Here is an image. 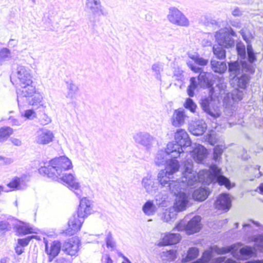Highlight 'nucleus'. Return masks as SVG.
<instances>
[{
  "instance_id": "nucleus-1",
  "label": "nucleus",
  "mask_w": 263,
  "mask_h": 263,
  "mask_svg": "<svg viewBox=\"0 0 263 263\" xmlns=\"http://www.w3.org/2000/svg\"><path fill=\"white\" fill-rule=\"evenodd\" d=\"M193 161L191 159L184 162V170L182 172L181 180H173L172 175L179 168L178 161H171L166 170H161L158 175L159 184L169 190L176 196L175 206L179 210H184L189 200L186 190L199 182L209 183L212 181H218L220 184H227L229 179L223 176L220 168L215 164L210 166L209 170H202L197 174L193 171Z\"/></svg>"
},
{
  "instance_id": "nucleus-2",
  "label": "nucleus",
  "mask_w": 263,
  "mask_h": 263,
  "mask_svg": "<svg viewBox=\"0 0 263 263\" xmlns=\"http://www.w3.org/2000/svg\"><path fill=\"white\" fill-rule=\"evenodd\" d=\"M72 167L71 161L67 157L63 156L56 157L48 163L47 166H41L39 172L43 175H46L53 180L60 178L65 182L71 190H78L80 184L73 174L65 173L67 170Z\"/></svg>"
},
{
  "instance_id": "nucleus-3",
  "label": "nucleus",
  "mask_w": 263,
  "mask_h": 263,
  "mask_svg": "<svg viewBox=\"0 0 263 263\" xmlns=\"http://www.w3.org/2000/svg\"><path fill=\"white\" fill-rule=\"evenodd\" d=\"M90 201L86 198L81 199L76 214H74L68 221V228L64 232L66 235L72 236L80 231L84 219L91 213Z\"/></svg>"
},
{
  "instance_id": "nucleus-4",
  "label": "nucleus",
  "mask_w": 263,
  "mask_h": 263,
  "mask_svg": "<svg viewBox=\"0 0 263 263\" xmlns=\"http://www.w3.org/2000/svg\"><path fill=\"white\" fill-rule=\"evenodd\" d=\"M241 245V243H237L221 248L214 246L212 247V250L218 254L231 253L234 257L239 260H246L256 255L255 247L246 246L240 248Z\"/></svg>"
},
{
  "instance_id": "nucleus-5",
  "label": "nucleus",
  "mask_w": 263,
  "mask_h": 263,
  "mask_svg": "<svg viewBox=\"0 0 263 263\" xmlns=\"http://www.w3.org/2000/svg\"><path fill=\"white\" fill-rule=\"evenodd\" d=\"M230 83L233 87L246 89L248 85L251 74L242 71L240 61H231L228 63Z\"/></svg>"
},
{
  "instance_id": "nucleus-6",
  "label": "nucleus",
  "mask_w": 263,
  "mask_h": 263,
  "mask_svg": "<svg viewBox=\"0 0 263 263\" xmlns=\"http://www.w3.org/2000/svg\"><path fill=\"white\" fill-rule=\"evenodd\" d=\"M192 142L187 132L182 129H177L175 134V141L168 143V149L178 153L179 157L184 153V149L190 146Z\"/></svg>"
},
{
  "instance_id": "nucleus-7",
  "label": "nucleus",
  "mask_w": 263,
  "mask_h": 263,
  "mask_svg": "<svg viewBox=\"0 0 263 263\" xmlns=\"http://www.w3.org/2000/svg\"><path fill=\"white\" fill-rule=\"evenodd\" d=\"M215 36L218 44L225 48H230L235 46V40L233 37H236L237 34L231 27H226L216 32Z\"/></svg>"
},
{
  "instance_id": "nucleus-8",
  "label": "nucleus",
  "mask_w": 263,
  "mask_h": 263,
  "mask_svg": "<svg viewBox=\"0 0 263 263\" xmlns=\"http://www.w3.org/2000/svg\"><path fill=\"white\" fill-rule=\"evenodd\" d=\"M187 65L192 71L196 73L199 72L197 79L199 81V85L201 87L210 88V91L214 89L213 87L214 84L213 74L212 73L203 71L202 68L197 66L191 61L188 62Z\"/></svg>"
},
{
  "instance_id": "nucleus-9",
  "label": "nucleus",
  "mask_w": 263,
  "mask_h": 263,
  "mask_svg": "<svg viewBox=\"0 0 263 263\" xmlns=\"http://www.w3.org/2000/svg\"><path fill=\"white\" fill-rule=\"evenodd\" d=\"M179 157L178 153L174 150H169L168 149V144L165 150H159L156 154L155 163L158 165H166L164 170H166L171 161H177L176 159Z\"/></svg>"
},
{
  "instance_id": "nucleus-10",
  "label": "nucleus",
  "mask_w": 263,
  "mask_h": 263,
  "mask_svg": "<svg viewBox=\"0 0 263 263\" xmlns=\"http://www.w3.org/2000/svg\"><path fill=\"white\" fill-rule=\"evenodd\" d=\"M201 218L200 216H195L186 223L184 220L177 224L175 229L180 231L184 230L187 234L191 235L198 232L201 228Z\"/></svg>"
},
{
  "instance_id": "nucleus-11",
  "label": "nucleus",
  "mask_w": 263,
  "mask_h": 263,
  "mask_svg": "<svg viewBox=\"0 0 263 263\" xmlns=\"http://www.w3.org/2000/svg\"><path fill=\"white\" fill-rule=\"evenodd\" d=\"M168 21L173 24L182 27H187L190 25L189 19L179 10L175 7H171L167 15Z\"/></svg>"
},
{
  "instance_id": "nucleus-12",
  "label": "nucleus",
  "mask_w": 263,
  "mask_h": 263,
  "mask_svg": "<svg viewBox=\"0 0 263 263\" xmlns=\"http://www.w3.org/2000/svg\"><path fill=\"white\" fill-rule=\"evenodd\" d=\"M135 142L143 146L147 151L150 150L155 142V138L149 133L146 132H140L133 136Z\"/></svg>"
},
{
  "instance_id": "nucleus-13",
  "label": "nucleus",
  "mask_w": 263,
  "mask_h": 263,
  "mask_svg": "<svg viewBox=\"0 0 263 263\" xmlns=\"http://www.w3.org/2000/svg\"><path fill=\"white\" fill-rule=\"evenodd\" d=\"M199 183H201L202 185L201 186H200L198 189H196L194 191L192 196H193V198L195 200L200 201H202L204 200L205 199H206L210 193V189L208 187L204 186V185H210L211 183H218L220 185H225L226 187L229 188L230 187V184H231L230 180H229V182H228L227 184H220L219 183V182L215 181H213L209 183H203L202 182H199L198 180H197L196 184ZM195 184H196V183Z\"/></svg>"
},
{
  "instance_id": "nucleus-14",
  "label": "nucleus",
  "mask_w": 263,
  "mask_h": 263,
  "mask_svg": "<svg viewBox=\"0 0 263 263\" xmlns=\"http://www.w3.org/2000/svg\"><path fill=\"white\" fill-rule=\"evenodd\" d=\"M213 100V97L210 96L208 97L201 98L200 100V106L202 109L205 112L209 117L215 119L219 117L221 112L218 107H211V103Z\"/></svg>"
},
{
  "instance_id": "nucleus-15",
  "label": "nucleus",
  "mask_w": 263,
  "mask_h": 263,
  "mask_svg": "<svg viewBox=\"0 0 263 263\" xmlns=\"http://www.w3.org/2000/svg\"><path fill=\"white\" fill-rule=\"evenodd\" d=\"M20 86L21 88L17 89L16 91L18 106L21 104H23L35 93V87L31 84L26 85V86L20 85Z\"/></svg>"
},
{
  "instance_id": "nucleus-16",
  "label": "nucleus",
  "mask_w": 263,
  "mask_h": 263,
  "mask_svg": "<svg viewBox=\"0 0 263 263\" xmlns=\"http://www.w3.org/2000/svg\"><path fill=\"white\" fill-rule=\"evenodd\" d=\"M80 241L78 238L73 237L67 239L62 245V251L71 256H75L79 250Z\"/></svg>"
},
{
  "instance_id": "nucleus-17",
  "label": "nucleus",
  "mask_w": 263,
  "mask_h": 263,
  "mask_svg": "<svg viewBox=\"0 0 263 263\" xmlns=\"http://www.w3.org/2000/svg\"><path fill=\"white\" fill-rule=\"evenodd\" d=\"M85 7L94 15L106 16L107 14L104 10L101 0H86Z\"/></svg>"
},
{
  "instance_id": "nucleus-18",
  "label": "nucleus",
  "mask_w": 263,
  "mask_h": 263,
  "mask_svg": "<svg viewBox=\"0 0 263 263\" xmlns=\"http://www.w3.org/2000/svg\"><path fill=\"white\" fill-rule=\"evenodd\" d=\"M214 204L216 209L228 211L231 206V199L229 194L222 193L219 195Z\"/></svg>"
},
{
  "instance_id": "nucleus-19",
  "label": "nucleus",
  "mask_w": 263,
  "mask_h": 263,
  "mask_svg": "<svg viewBox=\"0 0 263 263\" xmlns=\"http://www.w3.org/2000/svg\"><path fill=\"white\" fill-rule=\"evenodd\" d=\"M247 55L248 62L246 60L240 61L242 71L253 74L255 72V67L253 63L257 60L256 53L255 52H249L247 53Z\"/></svg>"
},
{
  "instance_id": "nucleus-20",
  "label": "nucleus",
  "mask_w": 263,
  "mask_h": 263,
  "mask_svg": "<svg viewBox=\"0 0 263 263\" xmlns=\"http://www.w3.org/2000/svg\"><path fill=\"white\" fill-rule=\"evenodd\" d=\"M17 77L19 80L20 85L32 84V76L29 70L24 66H18L17 68Z\"/></svg>"
},
{
  "instance_id": "nucleus-21",
  "label": "nucleus",
  "mask_w": 263,
  "mask_h": 263,
  "mask_svg": "<svg viewBox=\"0 0 263 263\" xmlns=\"http://www.w3.org/2000/svg\"><path fill=\"white\" fill-rule=\"evenodd\" d=\"M61 250H62V245L59 240H54L48 247L47 243L45 244V252L48 255L49 261L51 262L57 256Z\"/></svg>"
},
{
  "instance_id": "nucleus-22",
  "label": "nucleus",
  "mask_w": 263,
  "mask_h": 263,
  "mask_svg": "<svg viewBox=\"0 0 263 263\" xmlns=\"http://www.w3.org/2000/svg\"><path fill=\"white\" fill-rule=\"evenodd\" d=\"M206 128V124L202 120L192 121L189 126V131L195 136L202 135L205 132Z\"/></svg>"
},
{
  "instance_id": "nucleus-23",
  "label": "nucleus",
  "mask_w": 263,
  "mask_h": 263,
  "mask_svg": "<svg viewBox=\"0 0 263 263\" xmlns=\"http://www.w3.org/2000/svg\"><path fill=\"white\" fill-rule=\"evenodd\" d=\"M53 138L54 135L51 131L44 129L37 132L35 141L39 144H47L53 141Z\"/></svg>"
},
{
  "instance_id": "nucleus-24",
  "label": "nucleus",
  "mask_w": 263,
  "mask_h": 263,
  "mask_svg": "<svg viewBox=\"0 0 263 263\" xmlns=\"http://www.w3.org/2000/svg\"><path fill=\"white\" fill-rule=\"evenodd\" d=\"M142 185L147 193L153 194L158 190V182H155L151 176L147 175L142 180Z\"/></svg>"
},
{
  "instance_id": "nucleus-25",
  "label": "nucleus",
  "mask_w": 263,
  "mask_h": 263,
  "mask_svg": "<svg viewBox=\"0 0 263 263\" xmlns=\"http://www.w3.org/2000/svg\"><path fill=\"white\" fill-rule=\"evenodd\" d=\"M186 116L184 110L181 108L175 110L172 117V123L175 127L183 124Z\"/></svg>"
},
{
  "instance_id": "nucleus-26",
  "label": "nucleus",
  "mask_w": 263,
  "mask_h": 263,
  "mask_svg": "<svg viewBox=\"0 0 263 263\" xmlns=\"http://www.w3.org/2000/svg\"><path fill=\"white\" fill-rule=\"evenodd\" d=\"M193 158L197 163H201L207 156L206 149L201 145H198L193 152Z\"/></svg>"
},
{
  "instance_id": "nucleus-27",
  "label": "nucleus",
  "mask_w": 263,
  "mask_h": 263,
  "mask_svg": "<svg viewBox=\"0 0 263 263\" xmlns=\"http://www.w3.org/2000/svg\"><path fill=\"white\" fill-rule=\"evenodd\" d=\"M183 210H179L176 208L175 204L173 208L166 210L163 214L162 219L165 222H171L176 219L177 213L182 211Z\"/></svg>"
},
{
  "instance_id": "nucleus-28",
  "label": "nucleus",
  "mask_w": 263,
  "mask_h": 263,
  "mask_svg": "<svg viewBox=\"0 0 263 263\" xmlns=\"http://www.w3.org/2000/svg\"><path fill=\"white\" fill-rule=\"evenodd\" d=\"M181 237L179 233H169L165 235L163 239V245H171L179 242Z\"/></svg>"
},
{
  "instance_id": "nucleus-29",
  "label": "nucleus",
  "mask_w": 263,
  "mask_h": 263,
  "mask_svg": "<svg viewBox=\"0 0 263 263\" xmlns=\"http://www.w3.org/2000/svg\"><path fill=\"white\" fill-rule=\"evenodd\" d=\"M212 69L216 73L223 74L227 69V66L225 62H219L215 60L211 61Z\"/></svg>"
},
{
  "instance_id": "nucleus-30",
  "label": "nucleus",
  "mask_w": 263,
  "mask_h": 263,
  "mask_svg": "<svg viewBox=\"0 0 263 263\" xmlns=\"http://www.w3.org/2000/svg\"><path fill=\"white\" fill-rule=\"evenodd\" d=\"M142 211L147 216H150L155 215L156 212L157 208L153 200H147L143 204Z\"/></svg>"
},
{
  "instance_id": "nucleus-31",
  "label": "nucleus",
  "mask_w": 263,
  "mask_h": 263,
  "mask_svg": "<svg viewBox=\"0 0 263 263\" xmlns=\"http://www.w3.org/2000/svg\"><path fill=\"white\" fill-rule=\"evenodd\" d=\"M224 47L218 44L213 47V52L214 55L219 59H224L226 57V51Z\"/></svg>"
},
{
  "instance_id": "nucleus-32",
  "label": "nucleus",
  "mask_w": 263,
  "mask_h": 263,
  "mask_svg": "<svg viewBox=\"0 0 263 263\" xmlns=\"http://www.w3.org/2000/svg\"><path fill=\"white\" fill-rule=\"evenodd\" d=\"M198 255L199 250L196 247H191L189 249L186 256L182 260L184 262H187L196 258Z\"/></svg>"
},
{
  "instance_id": "nucleus-33",
  "label": "nucleus",
  "mask_w": 263,
  "mask_h": 263,
  "mask_svg": "<svg viewBox=\"0 0 263 263\" xmlns=\"http://www.w3.org/2000/svg\"><path fill=\"white\" fill-rule=\"evenodd\" d=\"M11 58V52L7 48L0 49V64H3L5 62L9 61Z\"/></svg>"
},
{
  "instance_id": "nucleus-34",
  "label": "nucleus",
  "mask_w": 263,
  "mask_h": 263,
  "mask_svg": "<svg viewBox=\"0 0 263 263\" xmlns=\"http://www.w3.org/2000/svg\"><path fill=\"white\" fill-rule=\"evenodd\" d=\"M68 92L66 95L67 98H72L73 95L77 92L78 89V86L72 81H70L66 82Z\"/></svg>"
},
{
  "instance_id": "nucleus-35",
  "label": "nucleus",
  "mask_w": 263,
  "mask_h": 263,
  "mask_svg": "<svg viewBox=\"0 0 263 263\" xmlns=\"http://www.w3.org/2000/svg\"><path fill=\"white\" fill-rule=\"evenodd\" d=\"M17 232L20 234L26 235L34 233L33 229L28 224L23 223L17 227Z\"/></svg>"
},
{
  "instance_id": "nucleus-36",
  "label": "nucleus",
  "mask_w": 263,
  "mask_h": 263,
  "mask_svg": "<svg viewBox=\"0 0 263 263\" xmlns=\"http://www.w3.org/2000/svg\"><path fill=\"white\" fill-rule=\"evenodd\" d=\"M106 245L107 248L113 249L115 247L116 242L112 237V234L110 231L106 232L105 238Z\"/></svg>"
},
{
  "instance_id": "nucleus-37",
  "label": "nucleus",
  "mask_w": 263,
  "mask_h": 263,
  "mask_svg": "<svg viewBox=\"0 0 263 263\" xmlns=\"http://www.w3.org/2000/svg\"><path fill=\"white\" fill-rule=\"evenodd\" d=\"M13 133V129L10 127L4 126L0 128V142L2 139L7 138Z\"/></svg>"
},
{
  "instance_id": "nucleus-38",
  "label": "nucleus",
  "mask_w": 263,
  "mask_h": 263,
  "mask_svg": "<svg viewBox=\"0 0 263 263\" xmlns=\"http://www.w3.org/2000/svg\"><path fill=\"white\" fill-rule=\"evenodd\" d=\"M184 106L186 109H189L192 112H195L197 108V105L193 99L189 98L186 99Z\"/></svg>"
},
{
  "instance_id": "nucleus-39",
  "label": "nucleus",
  "mask_w": 263,
  "mask_h": 263,
  "mask_svg": "<svg viewBox=\"0 0 263 263\" xmlns=\"http://www.w3.org/2000/svg\"><path fill=\"white\" fill-rule=\"evenodd\" d=\"M236 51L238 57L241 60H246L247 57V52L246 47L244 45L237 44L236 45Z\"/></svg>"
},
{
  "instance_id": "nucleus-40",
  "label": "nucleus",
  "mask_w": 263,
  "mask_h": 263,
  "mask_svg": "<svg viewBox=\"0 0 263 263\" xmlns=\"http://www.w3.org/2000/svg\"><path fill=\"white\" fill-rule=\"evenodd\" d=\"M223 153L222 146L217 145L213 149V159L215 161H217L221 158Z\"/></svg>"
},
{
  "instance_id": "nucleus-41",
  "label": "nucleus",
  "mask_w": 263,
  "mask_h": 263,
  "mask_svg": "<svg viewBox=\"0 0 263 263\" xmlns=\"http://www.w3.org/2000/svg\"><path fill=\"white\" fill-rule=\"evenodd\" d=\"M191 59L194 60L195 65L198 64L200 66H205L208 64V60L200 57L199 55H193Z\"/></svg>"
},
{
  "instance_id": "nucleus-42",
  "label": "nucleus",
  "mask_w": 263,
  "mask_h": 263,
  "mask_svg": "<svg viewBox=\"0 0 263 263\" xmlns=\"http://www.w3.org/2000/svg\"><path fill=\"white\" fill-rule=\"evenodd\" d=\"M166 257L170 261H174L176 258V251L170 250L166 252H163L162 257Z\"/></svg>"
},
{
  "instance_id": "nucleus-43",
  "label": "nucleus",
  "mask_w": 263,
  "mask_h": 263,
  "mask_svg": "<svg viewBox=\"0 0 263 263\" xmlns=\"http://www.w3.org/2000/svg\"><path fill=\"white\" fill-rule=\"evenodd\" d=\"M231 96L234 101L238 102L242 99L243 92L242 90L236 89L232 92L231 93Z\"/></svg>"
},
{
  "instance_id": "nucleus-44",
  "label": "nucleus",
  "mask_w": 263,
  "mask_h": 263,
  "mask_svg": "<svg viewBox=\"0 0 263 263\" xmlns=\"http://www.w3.org/2000/svg\"><path fill=\"white\" fill-rule=\"evenodd\" d=\"M41 102V98L39 95L35 94L33 95V97L28 100L26 102H28L29 104L32 105L33 106H37Z\"/></svg>"
},
{
  "instance_id": "nucleus-45",
  "label": "nucleus",
  "mask_w": 263,
  "mask_h": 263,
  "mask_svg": "<svg viewBox=\"0 0 263 263\" xmlns=\"http://www.w3.org/2000/svg\"><path fill=\"white\" fill-rule=\"evenodd\" d=\"M36 236H34V235H31V236H27L26 237V238H20V239H18L17 240V243L23 247H26L27 246L30 241L33 238H35Z\"/></svg>"
},
{
  "instance_id": "nucleus-46",
  "label": "nucleus",
  "mask_w": 263,
  "mask_h": 263,
  "mask_svg": "<svg viewBox=\"0 0 263 263\" xmlns=\"http://www.w3.org/2000/svg\"><path fill=\"white\" fill-rule=\"evenodd\" d=\"M21 179L20 178L16 177L12 179L9 183L7 186L12 189V190L18 189L20 185Z\"/></svg>"
},
{
  "instance_id": "nucleus-47",
  "label": "nucleus",
  "mask_w": 263,
  "mask_h": 263,
  "mask_svg": "<svg viewBox=\"0 0 263 263\" xmlns=\"http://www.w3.org/2000/svg\"><path fill=\"white\" fill-rule=\"evenodd\" d=\"M255 244L260 251H263V234H260L256 237Z\"/></svg>"
},
{
  "instance_id": "nucleus-48",
  "label": "nucleus",
  "mask_w": 263,
  "mask_h": 263,
  "mask_svg": "<svg viewBox=\"0 0 263 263\" xmlns=\"http://www.w3.org/2000/svg\"><path fill=\"white\" fill-rule=\"evenodd\" d=\"M152 69L156 72V78L160 79V72L162 70V67L159 63H155L152 65Z\"/></svg>"
},
{
  "instance_id": "nucleus-49",
  "label": "nucleus",
  "mask_w": 263,
  "mask_h": 263,
  "mask_svg": "<svg viewBox=\"0 0 263 263\" xmlns=\"http://www.w3.org/2000/svg\"><path fill=\"white\" fill-rule=\"evenodd\" d=\"M260 167L259 165H256L251 168V171H253V174L255 178H258L263 175L261 172L260 171Z\"/></svg>"
},
{
  "instance_id": "nucleus-50",
  "label": "nucleus",
  "mask_w": 263,
  "mask_h": 263,
  "mask_svg": "<svg viewBox=\"0 0 263 263\" xmlns=\"http://www.w3.org/2000/svg\"><path fill=\"white\" fill-rule=\"evenodd\" d=\"M206 139L212 145H214L217 142V139L214 134H210L207 136Z\"/></svg>"
},
{
  "instance_id": "nucleus-51",
  "label": "nucleus",
  "mask_w": 263,
  "mask_h": 263,
  "mask_svg": "<svg viewBox=\"0 0 263 263\" xmlns=\"http://www.w3.org/2000/svg\"><path fill=\"white\" fill-rule=\"evenodd\" d=\"M9 223L7 221H0V231L4 230H8L9 229Z\"/></svg>"
},
{
  "instance_id": "nucleus-52",
  "label": "nucleus",
  "mask_w": 263,
  "mask_h": 263,
  "mask_svg": "<svg viewBox=\"0 0 263 263\" xmlns=\"http://www.w3.org/2000/svg\"><path fill=\"white\" fill-rule=\"evenodd\" d=\"M198 84L199 81H197V79L195 77H192L190 79V84L189 85L190 86L193 88H195V89H197Z\"/></svg>"
},
{
  "instance_id": "nucleus-53",
  "label": "nucleus",
  "mask_w": 263,
  "mask_h": 263,
  "mask_svg": "<svg viewBox=\"0 0 263 263\" xmlns=\"http://www.w3.org/2000/svg\"><path fill=\"white\" fill-rule=\"evenodd\" d=\"M251 223H253L256 225L257 227H259L260 226V223L253 220H250L249 223H243V229L245 230L246 228H251Z\"/></svg>"
},
{
  "instance_id": "nucleus-54",
  "label": "nucleus",
  "mask_w": 263,
  "mask_h": 263,
  "mask_svg": "<svg viewBox=\"0 0 263 263\" xmlns=\"http://www.w3.org/2000/svg\"><path fill=\"white\" fill-rule=\"evenodd\" d=\"M242 35L243 40L245 41H246L247 42H248L246 37L243 34H242ZM248 43V44H247V52L249 53V52H254V51L252 48V45L250 43Z\"/></svg>"
},
{
  "instance_id": "nucleus-55",
  "label": "nucleus",
  "mask_w": 263,
  "mask_h": 263,
  "mask_svg": "<svg viewBox=\"0 0 263 263\" xmlns=\"http://www.w3.org/2000/svg\"><path fill=\"white\" fill-rule=\"evenodd\" d=\"M24 247L20 246L18 243L16 246L15 247V251L16 253L20 255L22 254L24 252Z\"/></svg>"
},
{
  "instance_id": "nucleus-56",
  "label": "nucleus",
  "mask_w": 263,
  "mask_h": 263,
  "mask_svg": "<svg viewBox=\"0 0 263 263\" xmlns=\"http://www.w3.org/2000/svg\"><path fill=\"white\" fill-rule=\"evenodd\" d=\"M34 112L33 109L26 110L24 112V117L28 119H30L33 115Z\"/></svg>"
},
{
  "instance_id": "nucleus-57",
  "label": "nucleus",
  "mask_w": 263,
  "mask_h": 263,
  "mask_svg": "<svg viewBox=\"0 0 263 263\" xmlns=\"http://www.w3.org/2000/svg\"><path fill=\"white\" fill-rule=\"evenodd\" d=\"M195 89H196L195 88L191 87L189 85L188 86L187 89V92L188 95L190 97H194V96L195 95L194 91Z\"/></svg>"
},
{
  "instance_id": "nucleus-58",
  "label": "nucleus",
  "mask_w": 263,
  "mask_h": 263,
  "mask_svg": "<svg viewBox=\"0 0 263 263\" xmlns=\"http://www.w3.org/2000/svg\"><path fill=\"white\" fill-rule=\"evenodd\" d=\"M232 14L234 16H239L242 15V12L238 8H236L232 11Z\"/></svg>"
},
{
  "instance_id": "nucleus-59",
  "label": "nucleus",
  "mask_w": 263,
  "mask_h": 263,
  "mask_svg": "<svg viewBox=\"0 0 263 263\" xmlns=\"http://www.w3.org/2000/svg\"><path fill=\"white\" fill-rule=\"evenodd\" d=\"M242 151L243 152V154H242L241 155L242 159L245 160H248L250 158V156L247 154V151L245 150V149L243 148L242 149Z\"/></svg>"
},
{
  "instance_id": "nucleus-60",
  "label": "nucleus",
  "mask_w": 263,
  "mask_h": 263,
  "mask_svg": "<svg viewBox=\"0 0 263 263\" xmlns=\"http://www.w3.org/2000/svg\"><path fill=\"white\" fill-rule=\"evenodd\" d=\"M12 142L16 146H19L21 145V141L17 139H13L12 140Z\"/></svg>"
},
{
  "instance_id": "nucleus-61",
  "label": "nucleus",
  "mask_w": 263,
  "mask_h": 263,
  "mask_svg": "<svg viewBox=\"0 0 263 263\" xmlns=\"http://www.w3.org/2000/svg\"><path fill=\"white\" fill-rule=\"evenodd\" d=\"M10 258L8 257H5L0 259V263H9Z\"/></svg>"
},
{
  "instance_id": "nucleus-62",
  "label": "nucleus",
  "mask_w": 263,
  "mask_h": 263,
  "mask_svg": "<svg viewBox=\"0 0 263 263\" xmlns=\"http://www.w3.org/2000/svg\"><path fill=\"white\" fill-rule=\"evenodd\" d=\"M145 19L146 20V21H147V22H151L152 20V16L151 14L149 13H147L145 15Z\"/></svg>"
},
{
  "instance_id": "nucleus-63",
  "label": "nucleus",
  "mask_w": 263,
  "mask_h": 263,
  "mask_svg": "<svg viewBox=\"0 0 263 263\" xmlns=\"http://www.w3.org/2000/svg\"><path fill=\"white\" fill-rule=\"evenodd\" d=\"M54 263H66V261L63 258H59Z\"/></svg>"
},
{
  "instance_id": "nucleus-64",
  "label": "nucleus",
  "mask_w": 263,
  "mask_h": 263,
  "mask_svg": "<svg viewBox=\"0 0 263 263\" xmlns=\"http://www.w3.org/2000/svg\"><path fill=\"white\" fill-rule=\"evenodd\" d=\"M106 263H112V260L109 255L106 257Z\"/></svg>"
}]
</instances>
